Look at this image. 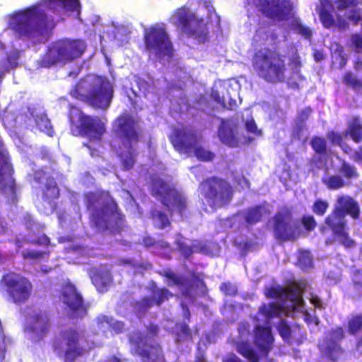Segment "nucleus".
Instances as JSON below:
<instances>
[{
	"label": "nucleus",
	"instance_id": "obj_1",
	"mask_svg": "<svg viewBox=\"0 0 362 362\" xmlns=\"http://www.w3.org/2000/svg\"><path fill=\"white\" fill-rule=\"evenodd\" d=\"M112 133L111 146L119 158L123 170H129L136 163V153L134 146L143 137L139 121L129 114L119 115L112 124Z\"/></svg>",
	"mask_w": 362,
	"mask_h": 362
},
{
	"label": "nucleus",
	"instance_id": "obj_2",
	"mask_svg": "<svg viewBox=\"0 0 362 362\" xmlns=\"http://www.w3.org/2000/svg\"><path fill=\"white\" fill-rule=\"evenodd\" d=\"M8 27L18 39L37 42L49 36L55 24L39 5H33L13 14Z\"/></svg>",
	"mask_w": 362,
	"mask_h": 362
},
{
	"label": "nucleus",
	"instance_id": "obj_3",
	"mask_svg": "<svg viewBox=\"0 0 362 362\" xmlns=\"http://www.w3.org/2000/svg\"><path fill=\"white\" fill-rule=\"evenodd\" d=\"M85 205L87 210H92L89 216L90 223L100 231L117 229L124 221L125 216L117 204L105 191L86 193Z\"/></svg>",
	"mask_w": 362,
	"mask_h": 362
},
{
	"label": "nucleus",
	"instance_id": "obj_4",
	"mask_svg": "<svg viewBox=\"0 0 362 362\" xmlns=\"http://www.w3.org/2000/svg\"><path fill=\"white\" fill-rule=\"evenodd\" d=\"M286 56L276 49L264 48L255 52L252 64L257 75L265 81L277 83L283 81L286 71Z\"/></svg>",
	"mask_w": 362,
	"mask_h": 362
},
{
	"label": "nucleus",
	"instance_id": "obj_5",
	"mask_svg": "<svg viewBox=\"0 0 362 362\" xmlns=\"http://www.w3.org/2000/svg\"><path fill=\"white\" fill-rule=\"evenodd\" d=\"M84 81H79L70 90L69 94L74 99L81 100L89 105L102 110H107L112 100L114 88L112 83L105 76H94L88 86L87 94H83Z\"/></svg>",
	"mask_w": 362,
	"mask_h": 362
},
{
	"label": "nucleus",
	"instance_id": "obj_6",
	"mask_svg": "<svg viewBox=\"0 0 362 362\" xmlns=\"http://www.w3.org/2000/svg\"><path fill=\"white\" fill-rule=\"evenodd\" d=\"M86 49L83 40L62 38L50 43L40 57L38 64L42 68H51L66 64L81 57Z\"/></svg>",
	"mask_w": 362,
	"mask_h": 362
},
{
	"label": "nucleus",
	"instance_id": "obj_7",
	"mask_svg": "<svg viewBox=\"0 0 362 362\" xmlns=\"http://www.w3.org/2000/svg\"><path fill=\"white\" fill-rule=\"evenodd\" d=\"M197 190L202 205L209 206L213 211L228 206L234 194L230 182L216 175L203 179Z\"/></svg>",
	"mask_w": 362,
	"mask_h": 362
},
{
	"label": "nucleus",
	"instance_id": "obj_8",
	"mask_svg": "<svg viewBox=\"0 0 362 362\" xmlns=\"http://www.w3.org/2000/svg\"><path fill=\"white\" fill-rule=\"evenodd\" d=\"M168 21L182 34L199 44L209 40V30L204 18H197L187 6L175 9Z\"/></svg>",
	"mask_w": 362,
	"mask_h": 362
},
{
	"label": "nucleus",
	"instance_id": "obj_9",
	"mask_svg": "<svg viewBox=\"0 0 362 362\" xmlns=\"http://www.w3.org/2000/svg\"><path fill=\"white\" fill-rule=\"evenodd\" d=\"M151 194L159 199L171 217L176 214L180 219H184L189 214V202L187 197L171 187L162 179L153 180Z\"/></svg>",
	"mask_w": 362,
	"mask_h": 362
},
{
	"label": "nucleus",
	"instance_id": "obj_10",
	"mask_svg": "<svg viewBox=\"0 0 362 362\" xmlns=\"http://www.w3.org/2000/svg\"><path fill=\"white\" fill-rule=\"evenodd\" d=\"M145 51L148 56L157 59L170 58L174 54V46L165 28L151 25L144 32Z\"/></svg>",
	"mask_w": 362,
	"mask_h": 362
},
{
	"label": "nucleus",
	"instance_id": "obj_11",
	"mask_svg": "<svg viewBox=\"0 0 362 362\" xmlns=\"http://www.w3.org/2000/svg\"><path fill=\"white\" fill-rule=\"evenodd\" d=\"M81 334L75 328L63 329L59 337L52 343L53 351L59 357H63L65 362H74L86 353L85 348L80 344Z\"/></svg>",
	"mask_w": 362,
	"mask_h": 362
},
{
	"label": "nucleus",
	"instance_id": "obj_12",
	"mask_svg": "<svg viewBox=\"0 0 362 362\" xmlns=\"http://www.w3.org/2000/svg\"><path fill=\"white\" fill-rule=\"evenodd\" d=\"M68 116L71 124H76L78 134L89 139L100 140L106 131L104 123L98 117L84 114L81 110L70 104Z\"/></svg>",
	"mask_w": 362,
	"mask_h": 362
},
{
	"label": "nucleus",
	"instance_id": "obj_13",
	"mask_svg": "<svg viewBox=\"0 0 362 362\" xmlns=\"http://www.w3.org/2000/svg\"><path fill=\"white\" fill-rule=\"evenodd\" d=\"M130 353L138 356L142 362H165L161 346L156 342L151 343L140 331H134L129 336Z\"/></svg>",
	"mask_w": 362,
	"mask_h": 362
},
{
	"label": "nucleus",
	"instance_id": "obj_14",
	"mask_svg": "<svg viewBox=\"0 0 362 362\" xmlns=\"http://www.w3.org/2000/svg\"><path fill=\"white\" fill-rule=\"evenodd\" d=\"M0 288L7 293L14 303L27 301L33 291V285L30 280L14 272H7L2 276Z\"/></svg>",
	"mask_w": 362,
	"mask_h": 362
},
{
	"label": "nucleus",
	"instance_id": "obj_15",
	"mask_svg": "<svg viewBox=\"0 0 362 362\" xmlns=\"http://www.w3.org/2000/svg\"><path fill=\"white\" fill-rule=\"evenodd\" d=\"M32 177L36 185L37 197L54 211L57 208L55 201L60 197V189L56 178L42 169L35 170Z\"/></svg>",
	"mask_w": 362,
	"mask_h": 362
},
{
	"label": "nucleus",
	"instance_id": "obj_16",
	"mask_svg": "<svg viewBox=\"0 0 362 362\" xmlns=\"http://www.w3.org/2000/svg\"><path fill=\"white\" fill-rule=\"evenodd\" d=\"M254 5L263 16L273 21H288L294 16L290 0H254Z\"/></svg>",
	"mask_w": 362,
	"mask_h": 362
},
{
	"label": "nucleus",
	"instance_id": "obj_17",
	"mask_svg": "<svg viewBox=\"0 0 362 362\" xmlns=\"http://www.w3.org/2000/svg\"><path fill=\"white\" fill-rule=\"evenodd\" d=\"M292 218V211L287 206H283L275 214L274 219V234L276 240L281 242L293 241L300 235L297 226H291L289 220Z\"/></svg>",
	"mask_w": 362,
	"mask_h": 362
},
{
	"label": "nucleus",
	"instance_id": "obj_18",
	"mask_svg": "<svg viewBox=\"0 0 362 362\" xmlns=\"http://www.w3.org/2000/svg\"><path fill=\"white\" fill-rule=\"evenodd\" d=\"M62 295L63 303L68 308L69 317L83 318L86 315L88 305L74 284L66 283L62 288Z\"/></svg>",
	"mask_w": 362,
	"mask_h": 362
},
{
	"label": "nucleus",
	"instance_id": "obj_19",
	"mask_svg": "<svg viewBox=\"0 0 362 362\" xmlns=\"http://www.w3.org/2000/svg\"><path fill=\"white\" fill-rule=\"evenodd\" d=\"M345 217L342 209H334L332 213L326 217L325 223L332 230L335 236L341 238V243L349 247L354 245V241L349 238Z\"/></svg>",
	"mask_w": 362,
	"mask_h": 362
},
{
	"label": "nucleus",
	"instance_id": "obj_20",
	"mask_svg": "<svg viewBox=\"0 0 362 362\" xmlns=\"http://www.w3.org/2000/svg\"><path fill=\"white\" fill-rule=\"evenodd\" d=\"M345 331L341 326H337L329 330L324 339L323 349V353L328 359L335 362L338 356L344 353V350L341 346V341L345 339Z\"/></svg>",
	"mask_w": 362,
	"mask_h": 362
},
{
	"label": "nucleus",
	"instance_id": "obj_21",
	"mask_svg": "<svg viewBox=\"0 0 362 362\" xmlns=\"http://www.w3.org/2000/svg\"><path fill=\"white\" fill-rule=\"evenodd\" d=\"M169 140L177 151L185 153L191 152L198 141L196 134L185 128L174 129Z\"/></svg>",
	"mask_w": 362,
	"mask_h": 362
},
{
	"label": "nucleus",
	"instance_id": "obj_22",
	"mask_svg": "<svg viewBox=\"0 0 362 362\" xmlns=\"http://www.w3.org/2000/svg\"><path fill=\"white\" fill-rule=\"evenodd\" d=\"M267 298L281 299L284 301H290L294 304H299L302 300V291L298 286L283 288L279 285L272 286L264 291Z\"/></svg>",
	"mask_w": 362,
	"mask_h": 362
},
{
	"label": "nucleus",
	"instance_id": "obj_23",
	"mask_svg": "<svg viewBox=\"0 0 362 362\" xmlns=\"http://www.w3.org/2000/svg\"><path fill=\"white\" fill-rule=\"evenodd\" d=\"M49 327V319L45 312H39L32 316L30 329L36 340H42L48 334Z\"/></svg>",
	"mask_w": 362,
	"mask_h": 362
},
{
	"label": "nucleus",
	"instance_id": "obj_24",
	"mask_svg": "<svg viewBox=\"0 0 362 362\" xmlns=\"http://www.w3.org/2000/svg\"><path fill=\"white\" fill-rule=\"evenodd\" d=\"M255 342L259 349L267 354L272 349L274 338L269 327L258 325L255 329Z\"/></svg>",
	"mask_w": 362,
	"mask_h": 362
},
{
	"label": "nucleus",
	"instance_id": "obj_25",
	"mask_svg": "<svg viewBox=\"0 0 362 362\" xmlns=\"http://www.w3.org/2000/svg\"><path fill=\"white\" fill-rule=\"evenodd\" d=\"M237 125H232L228 122H222L218 131L221 141L230 147H238L239 139L236 136Z\"/></svg>",
	"mask_w": 362,
	"mask_h": 362
},
{
	"label": "nucleus",
	"instance_id": "obj_26",
	"mask_svg": "<svg viewBox=\"0 0 362 362\" xmlns=\"http://www.w3.org/2000/svg\"><path fill=\"white\" fill-rule=\"evenodd\" d=\"M162 276L168 279V285L169 286L176 285L181 288L183 296L186 298L192 297L191 289L192 285L189 284L188 279L181 278L170 270L165 271Z\"/></svg>",
	"mask_w": 362,
	"mask_h": 362
},
{
	"label": "nucleus",
	"instance_id": "obj_27",
	"mask_svg": "<svg viewBox=\"0 0 362 362\" xmlns=\"http://www.w3.org/2000/svg\"><path fill=\"white\" fill-rule=\"evenodd\" d=\"M344 137L349 136L355 144L362 142V121L359 116L352 117L347 122V127L344 132Z\"/></svg>",
	"mask_w": 362,
	"mask_h": 362
},
{
	"label": "nucleus",
	"instance_id": "obj_28",
	"mask_svg": "<svg viewBox=\"0 0 362 362\" xmlns=\"http://www.w3.org/2000/svg\"><path fill=\"white\" fill-rule=\"evenodd\" d=\"M339 206L334 209H341L344 211V216L349 214L356 220L360 216V208L358 203L351 197L340 196L337 199Z\"/></svg>",
	"mask_w": 362,
	"mask_h": 362
},
{
	"label": "nucleus",
	"instance_id": "obj_29",
	"mask_svg": "<svg viewBox=\"0 0 362 362\" xmlns=\"http://www.w3.org/2000/svg\"><path fill=\"white\" fill-rule=\"evenodd\" d=\"M264 207L255 205L248 207L243 212V219L247 226H253L260 222L263 217Z\"/></svg>",
	"mask_w": 362,
	"mask_h": 362
},
{
	"label": "nucleus",
	"instance_id": "obj_30",
	"mask_svg": "<svg viewBox=\"0 0 362 362\" xmlns=\"http://www.w3.org/2000/svg\"><path fill=\"white\" fill-rule=\"evenodd\" d=\"M284 310V305L276 303H263L258 310V313L267 319L280 317Z\"/></svg>",
	"mask_w": 362,
	"mask_h": 362
},
{
	"label": "nucleus",
	"instance_id": "obj_31",
	"mask_svg": "<svg viewBox=\"0 0 362 362\" xmlns=\"http://www.w3.org/2000/svg\"><path fill=\"white\" fill-rule=\"evenodd\" d=\"M334 11V6L331 3L322 4L319 11V16L323 26L326 28H330L335 25V20L332 15Z\"/></svg>",
	"mask_w": 362,
	"mask_h": 362
},
{
	"label": "nucleus",
	"instance_id": "obj_32",
	"mask_svg": "<svg viewBox=\"0 0 362 362\" xmlns=\"http://www.w3.org/2000/svg\"><path fill=\"white\" fill-rule=\"evenodd\" d=\"M45 3L52 10L64 8L66 11H74L80 6L79 0H45Z\"/></svg>",
	"mask_w": 362,
	"mask_h": 362
},
{
	"label": "nucleus",
	"instance_id": "obj_33",
	"mask_svg": "<svg viewBox=\"0 0 362 362\" xmlns=\"http://www.w3.org/2000/svg\"><path fill=\"white\" fill-rule=\"evenodd\" d=\"M237 351L250 362H259V356L248 341H239L237 344Z\"/></svg>",
	"mask_w": 362,
	"mask_h": 362
},
{
	"label": "nucleus",
	"instance_id": "obj_34",
	"mask_svg": "<svg viewBox=\"0 0 362 362\" xmlns=\"http://www.w3.org/2000/svg\"><path fill=\"white\" fill-rule=\"evenodd\" d=\"M151 217L156 229L163 230L171 226V221L164 211L155 209L151 211Z\"/></svg>",
	"mask_w": 362,
	"mask_h": 362
},
{
	"label": "nucleus",
	"instance_id": "obj_35",
	"mask_svg": "<svg viewBox=\"0 0 362 362\" xmlns=\"http://www.w3.org/2000/svg\"><path fill=\"white\" fill-rule=\"evenodd\" d=\"M322 183L329 190H337L346 186V182L338 175H332L322 179Z\"/></svg>",
	"mask_w": 362,
	"mask_h": 362
},
{
	"label": "nucleus",
	"instance_id": "obj_36",
	"mask_svg": "<svg viewBox=\"0 0 362 362\" xmlns=\"http://www.w3.org/2000/svg\"><path fill=\"white\" fill-rule=\"evenodd\" d=\"M362 330V314L352 315L347 320V331L350 335H358Z\"/></svg>",
	"mask_w": 362,
	"mask_h": 362
},
{
	"label": "nucleus",
	"instance_id": "obj_37",
	"mask_svg": "<svg viewBox=\"0 0 362 362\" xmlns=\"http://www.w3.org/2000/svg\"><path fill=\"white\" fill-rule=\"evenodd\" d=\"M173 296V294L166 288L155 287L152 289L151 298L154 305L157 306H160Z\"/></svg>",
	"mask_w": 362,
	"mask_h": 362
},
{
	"label": "nucleus",
	"instance_id": "obj_38",
	"mask_svg": "<svg viewBox=\"0 0 362 362\" xmlns=\"http://www.w3.org/2000/svg\"><path fill=\"white\" fill-rule=\"evenodd\" d=\"M340 166L339 168V173L341 174L342 177L347 180L355 179L358 177V173L356 168L348 163L345 159H339Z\"/></svg>",
	"mask_w": 362,
	"mask_h": 362
},
{
	"label": "nucleus",
	"instance_id": "obj_39",
	"mask_svg": "<svg viewBox=\"0 0 362 362\" xmlns=\"http://www.w3.org/2000/svg\"><path fill=\"white\" fill-rule=\"evenodd\" d=\"M91 280L92 283L99 292L103 293L107 291L108 286L110 284V280L105 274L102 272H96L93 275Z\"/></svg>",
	"mask_w": 362,
	"mask_h": 362
},
{
	"label": "nucleus",
	"instance_id": "obj_40",
	"mask_svg": "<svg viewBox=\"0 0 362 362\" xmlns=\"http://www.w3.org/2000/svg\"><path fill=\"white\" fill-rule=\"evenodd\" d=\"M310 146L313 150L319 155L327 153V143L322 136H314L310 140Z\"/></svg>",
	"mask_w": 362,
	"mask_h": 362
},
{
	"label": "nucleus",
	"instance_id": "obj_41",
	"mask_svg": "<svg viewBox=\"0 0 362 362\" xmlns=\"http://www.w3.org/2000/svg\"><path fill=\"white\" fill-rule=\"evenodd\" d=\"M37 127L42 132H44L47 135L52 136L54 133L52 126L49 119L45 116L37 117L35 119Z\"/></svg>",
	"mask_w": 362,
	"mask_h": 362
},
{
	"label": "nucleus",
	"instance_id": "obj_42",
	"mask_svg": "<svg viewBox=\"0 0 362 362\" xmlns=\"http://www.w3.org/2000/svg\"><path fill=\"white\" fill-rule=\"evenodd\" d=\"M194 151V156L197 160L203 162H209L214 160L215 154L202 146H196L192 149Z\"/></svg>",
	"mask_w": 362,
	"mask_h": 362
},
{
	"label": "nucleus",
	"instance_id": "obj_43",
	"mask_svg": "<svg viewBox=\"0 0 362 362\" xmlns=\"http://www.w3.org/2000/svg\"><path fill=\"white\" fill-rule=\"evenodd\" d=\"M343 82L356 91H358L362 88V81L354 76L351 72L345 73L343 77Z\"/></svg>",
	"mask_w": 362,
	"mask_h": 362
},
{
	"label": "nucleus",
	"instance_id": "obj_44",
	"mask_svg": "<svg viewBox=\"0 0 362 362\" xmlns=\"http://www.w3.org/2000/svg\"><path fill=\"white\" fill-rule=\"evenodd\" d=\"M172 250L170 243L163 240H157L153 249V252L159 256H165L171 252Z\"/></svg>",
	"mask_w": 362,
	"mask_h": 362
},
{
	"label": "nucleus",
	"instance_id": "obj_45",
	"mask_svg": "<svg viewBox=\"0 0 362 362\" xmlns=\"http://www.w3.org/2000/svg\"><path fill=\"white\" fill-rule=\"evenodd\" d=\"M154 305L151 296H146L135 302V308L139 312H146Z\"/></svg>",
	"mask_w": 362,
	"mask_h": 362
},
{
	"label": "nucleus",
	"instance_id": "obj_46",
	"mask_svg": "<svg viewBox=\"0 0 362 362\" xmlns=\"http://www.w3.org/2000/svg\"><path fill=\"white\" fill-rule=\"evenodd\" d=\"M300 223L305 230L308 233L313 231L317 227V221L313 215H303L300 218Z\"/></svg>",
	"mask_w": 362,
	"mask_h": 362
},
{
	"label": "nucleus",
	"instance_id": "obj_47",
	"mask_svg": "<svg viewBox=\"0 0 362 362\" xmlns=\"http://www.w3.org/2000/svg\"><path fill=\"white\" fill-rule=\"evenodd\" d=\"M329 204L327 202L322 200L321 199H316L313 205L312 206V210L314 214H315L317 216H322L325 214L327 209H328Z\"/></svg>",
	"mask_w": 362,
	"mask_h": 362
},
{
	"label": "nucleus",
	"instance_id": "obj_48",
	"mask_svg": "<svg viewBox=\"0 0 362 362\" xmlns=\"http://www.w3.org/2000/svg\"><path fill=\"white\" fill-rule=\"evenodd\" d=\"M344 134L330 130L327 133V138L329 139L330 143L337 146H341L344 141Z\"/></svg>",
	"mask_w": 362,
	"mask_h": 362
},
{
	"label": "nucleus",
	"instance_id": "obj_49",
	"mask_svg": "<svg viewBox=\"0 0 362 362\" xmlns=\"http://www.w3.org/2000/svg\"><path fill=\"white\" fill-rule=\"evenodd\" d=\"M175 243L185 258L188 259L192 255V245H187L180 239H177Z\"/></svg>",
	"mask_w": 362,
	"mask_h": 362
},
{
	"label": "nucleus",
	"instance_id": "obj_50",
	"mask_svg": "<svg viewBox=\"0 0 362 362\" xmlns=\"http://www.w3.org/2000/svg\"><path fill=\"white\" fill-rule=\"evenodd\" d=\"M278 332L284 340L291 337V329L285 320H281L278 325Z\"/></svg>",
	"mask_w": 362,
	"mask_h": 362
},
{
	"label": "nucleus",
	"instance_id": "obj_51",
	"mask_svg": "<svg viewBox=\"0 0 362 362\" xmlns=\"http://www.w3.org/2000/svg\"><path fill=\"white\" fill-rule=\"evenodd\" d=\"M220 290L224 295L230 296H235L238 293L236 286L230 282H223Z\"/></svg>",
	"mask_w": 362,
	"mask_h": 362
},
{
	"label": "nucleus",
	"instance_id": "obj_52",
	"mask_svg": "<svg viewBox=\"0 0 362 362\" xmlns=\"http://www.w3.org/2000/svg\"><path fill=\"white\" fill-rule=\"evenodd\" d=\"M49 252H41L35 250H27L23 253V257L25 259H39L44 255L49 256Z\"/></svg>",
	"mask_w": 362,
	"mask_h": 362
},
{
	"label": "nucleus",
	"instance_id": "obj_53",
	"mask_svg": "<svg viewBox=\"0 0 362 362\" xmlns=\"http://www.w3.org/2000/svg\"><path fill=\"white\" fill-rule=\"evenodd\" d=\"M245 127L249 133H252L257 136L262 134V131L257 129L256 123L253 119L246 121L245 123Z\"/></svg>",
	"mask_w": 362,
	"mask_h": 362
},
{
	"label": "nucleus",
	"instance_id": "obj_54",
	"mask_svg": "<svg viewBox=\"0 0 362 362\" xmlns=\"http://www.w3.org/2000/svg\"><path fill=\"white\" fill-rule=\"evenodd\" d=\"M289 66L293 73L298 74L301 68V61L298 55L293 56L289 60Z\"/></svg>",
	"mask_w": 362,
	"mask_h": 362
},
{
	"label": "nucleus",
	"instance_id": "obj_55",
	"mask_svg": "<svg viewBox=\"0 0 362 362\" xmlns=\"http://www.w3.org/2000/svg\"><path fill=\"white\" fill-rule=\"evenodd\" d=\"M296 30L298 34L304 37L305 39L310 40L312 37L311 30L303 24H297L296 25Z\"/></svg>",
	"mask_w": 362,
	"mask_h": 362
},
{
	"label": "nucleus",
	"instance_id": "obj_56",
	"mask_svg": "<svg viewBox=\"0 0 362 362\" xmlns=\"http://www.w3.org/2000/svg\"><path fill=\"white\" fill-rule=\"evenodd\" d=\"M110 327L117 334H122L126 330L124 322L119 320L115 321L114 322H112Z\"/></svg>",
	"mask_w": 362,
	"mask_h": 362
},
{
	"label": "nucleus",
	"instance_id": "obj_57",
	"mask_svg": "<svg viewBox=\"0 0 362 362\" xmlns=\"http://www.w3.org/2000/svg\"><path fill=\"white\" fill-rule=\"evenodd\" d=\"M211 99L222 107H226V98L224 95H221L218 90H212L211 93Z\"/></svg>",
	"mask_w": 362,
	"mask_h": 362
},
{
	"label": "nucleus",
	"instance_id": "obj_58",
	"mask_svg": "<svg viewBox=\"0 0 362 362\" xmlns=\"http://www.w3.org/2000/svg\"><path fill=\"white\" fill-rule=\"evenodd\" d=\"M156 240H157L156 238H154L153 237H152V236H151L149 235H144L141 238V245H142L146 248H148V249L152 248V249H153Z\"/></svg>",
	"mask_w": 362,
	"mask_h": 362
},
{
	"label": "nucleus",
	"instance_id": "obj_59",
	"mask_svg": "<svg viewBox=\"0 0 362 362\" xmlns=\"http://www.w3.org/2000/svg\"><path fill=\"white\" fill-rule=\"evenodd\" d=\"M235 245L236 247L241 250L244 253H246L252 247V243L247 240H243L240 242L235 240Z\"/></svg>",
	"mask_w": 362,
	"mask_h": 362
},
{
	"label": "nucleus",
	"instance_id": "obj_60",
	"mask_svg": "<svg viewBox=\"0 0 362 362\" xmlns=\"http://www.w3.org/2000/svg\"><path fill=\"white\" fill-rule=\"evenodd\" d=\"M112 321V317H109L105 315H100L95 318V322H96L97 326L100 329L104 327V325H107L110 327Z\"/></svg>",
	"mask_w": 362,
	"mask_h": 362
},
{
	"label": "nucleus",
	"instance_id": "obj_61",
	"mask_svg": "<svg viewBox=\"0 0 362 362\" xmlns=\"http://www.w3.org/2000/svg\"><path fill=\"white\" fill-rule=\"evenodd\" d=\"M351 41H352L353 46L355 48V52L357 53L361 52H362V37L358 34L354 35L351 37Z\"/></svg>",
	"mask_w": 362,
	"mask_h": 362
},
{
	"label": "nucleus",
	"instance_id": "obj_62",
	"mask_svg": "<svg viewBox=\"0 0 362 362\" xmlns=\"http://www.w3.org/2000/svg\"><path fill=\"white\" fill-rule=\"evenodd\" d=\"M311 112L312 109L310 107L304 108L298 113V120L302 123L305 122L309 119Z\"/></svg>",
	"mask_w": 362,
	"mask_h": 362
},
{
	"label": "nucleus",
	"instance_id": "obj_63",
	"mask_svg": "<svg viewBox=\"0 0 362 362\" xmlns=\"http://www.w3.org/2000/svg\"><path fill=\"white\" fill-rule=\"evenodd\" d=\"M192 250L193 253H204L207 250V246L201 242H196L192 244Z\"/></svg>",
	"mask_w": 362,
	"mask_h": 362
},
{
	"label": "nucleus",
	"instance_id": "obj_64",
	"mask_svg": "<svg viewBox=\"0 0 362 362\" xmlns=\"http://www.w3.org/2000/svg\"><path fill=\"white\" fill-rule=\"evenodd\" d=\"M351 158L357 163H362V145L358 146Z\"/></svg>",
	"mask_w": 362,
	"mask_h": 362
}]
</instances>
